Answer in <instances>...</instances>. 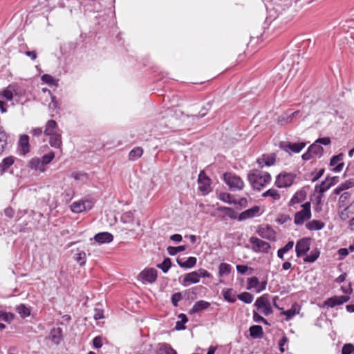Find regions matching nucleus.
I'll use <instances>...</instances> for the list:
<instances>
[{"label": "nucleus", "instance_id": "50", "mask_svg": "<svg viewBox=\"0 0 354 354\" xmlns=\"http://www.w3.org/2000/svg\"><path fill=\"white\" fill-rule=\"evenodd\" d=\"M41 80L50 86H57V81L51 75L45 74L41 76Z\"/></svg>", "mask_w": 354, "mask_h": 354}, {"label": "nucleus", "instance_id": "44", "mask_svg": "<svg viewBox=\"0 0 354 354\" xmlns=\"http://www.w3.org/2000/svg\"><path fill=\"white\" fill-rule=\"evenodd\" d=\"M171 266V259L168 257L165 258L161 263L157 265V268H160L164 273H167Z\"/></svg>", "mask_w": 354, "mask_h": 354}, {"label": "nucleus", "instance_id": "33", "mask_svg": "<svg viewBox=\"0 0 354 354\" xmlns=\"http://www.w3.org/2000/svg\"><path fill=\"white\" fill-rule=\"evenodd\" d=\"M15 162L13 156H8L3 159L0 163L1 174H3Z\"/></svg>", "mask_w": 354, "mask_h": 354}, {"label": "nucleus", "instance_id": "7", "mask_svg": "<svg viewBox=\"0 0 354 354\" xmlns=\"http://www.w3.org/2000/svg\"><path fill=\"white\" fill-rule=\"evenodd\" d=\"M94 203L91 200H80L73 202L71 205V209L75 213H81L89 210L93 207Z\"/></svg>", "mask_w": 354, "mask_h": 354}, {"label": "nucleus", "instance_id": "9", "mask_svg": "<svg viewBox=\"0 0 354 354\" xmlns=\"http://www.w3.org/2000/svg\"><path fill=\"white\" fill-rule=\"evenodd\" d=\"M310 238L304 237L299 239L295 246V252L297 257H303L310 250Z\"/></svg>", "mask_w": 354, "mask_h": 354}, {"label": "nucleus", "instance_id": "49", "mask_svg": "<svg viewBox=\"0 0 354 354\" xmlns=\"http://www.w3.org/2000/svg\"><path fill=\"white\" fill-rule=\"evenodd\" d=\"M186 245H180L177 247L169 246L167 248V252L171 256H174L178 252L185 250Z\"/></svg>", "mask_w": 354, "mask_h": 354}, {"label": "nucleus", "instance_id": "46", "mask_svg": "<svg viewBox=\"0 0 354 354\" xmlns=\"http://www.w3.org/2000/svg\"><path fill=\"white\" fill-rule=\"evenodd\" d=\"M16 310L23 318L27 317L30 315V309L28 307H26L24 304H20L17 306L16 308Z\"/></svg>", "mask_w": 354, "mask_h": 354}, {"label": "nucleus", "instance_id": "39", "mask_svg": "<svg viewBox=\"0 0 354 354\" xmlns=\"http://www.w3.org/2000/svg\"><path fill=\"white\" fill-rule=\"evenodd\" d=\"M297 313H299V306L295 304L292 306L290 309L283 311L281 314L286 316V319L288 321Z\"/></svg>", "mask_w": 354, "mask_h": 354}, {"label": "nucleus", "instance_id": "22", "mask_svg": "<svg viewBox=\"0 0 354 354\" xmlns=\"http://www.w3.org/2000/svg\"><path fill=\"white\" fill-rule=\"evenodd\" d=\"M200 279L198 275V272L194 271L187 273L185 275L183 285L187 286L190 283H196L199 282Z\"/></svg>", "mask_w": 354, "mask_h": 354}, {"label": "nucleus", "instance_id": "63", "mask_svg": "<svg viewBox=\"0 0 354 354\" xmlns=\"http://www.w3.org/2000/svg\"><path fill=\"white\" fill-rule=\"evenodd\" d=\"M93 345L96 348H100L102 346V337L100 336L95 337L93 339Z\"/></svg>", "mask_w": 354, "mask_h": 354}, {"label": "nucleus", "instance_id": "51", "mask_svg": "<svg viewBox=\"0 0 354 354\" xmlns=\"http://www.w3.org/2000/svg\"><path fill=\"white\" fill-rule=\"evenodd\" d=\"M219 199L229 204L235 203V199H232V195L229 193H221L219 194Z\"/></svg>", "mask_w": 354, "mask_h": 354}, {"label": "nucleus", "instance_id": "11", "mask_svg": "<svg viewBox=\"0 0 354 354\" xmlns=\"http://www.w3.org/2000/svg\"><path fill=\"white\" fill-rule=\"evenodd\" d=\"M350 297L348 295L333 296L327 299L324 302V306L333 308L337 305H342L349 301Z\"/></svg>", "mask_w": 354, "mask_h": 354}, {"label": "nucleus", "instance_id": "36", "mask_svg": "<svg viewBox=\"0 0 354 354\" xmlns=\"http://www.w3.org/2000/svg\"><path fill=\"white\" fill-rule=\"evenodd\" d=\"M222 293L225 300L227 301L228 302L234 303L236 301V296L233 289H223Z\"/></svg>", "mask_w": 354, "mask_h": 354}, {"label": "nucleus", "instance_id": "35", "mask_svg": "<svg viewBox=\"0 0 354 354\" xmlns=\"http://www.w3.org/2000/svg\"><path fill=\"white\" fill-rule=\"evenodd\" d=\"M308 149H310V151L312 152L314 156L319 158L323 154V147L315 142L313 143L311 145H310Z\"/></svg>", "mask_w": 354, "mask_h": 354}, {"label": "nucleus", "instance_id": "34", "mask_svg": "<svg viewBox=\"0 0 354 354\" xmlns=\"http://www.w3.org/2000/svg\"><path fill=\"white\" fill-rule=\"evenodd\" d=\"M49 143L51 147L55 148H59L62 145L61 134L58 132L53 134V136H48Z\"/></svg>", "mask_w": 354, "mask_h": 354}, {"label": "nucleus", "instance_id": "58", "mask_svg": "<svg viewBox=\"0 0 354 354\" xmlns=\"http://www.w3.org/2000/svg\"><path fill=\"white\" fill-rule=\"evenodd\" d=\"M182 299V295L180 292H176L172 295L171 300L172 304L176 307L178 305V302Z\"/></svg>", "mask_w": 354, "mask_h": 354}, {"label": "nucleus", "instance_id": "60", "mask_svg": "<svg viewBox=\"0 0 354 354\" xmlns=\"http://www.w3.org/2000/svg\"><path fill=\"white\" fill-rule=\"evenodd\" d=\"M248 200L245 198H241L239 200L235 199V203H233V205L239 206L240 208H245L248 206Z\"/></svg>", "mask_w": 354, "mask_h": 354}, {"label": "nucleus", "instance_id": "57", "mask_svg": "<svg viewBox=\"0 0 354 354\" xmlns=\"http://www.w3.org/2000/svg\"><path fill=\"white\" fill-rule=\"evenodd\" d=\"M354 352V345L352 344H346L342 349V354H353Z\"/></svg>", "mask_w": 354, "mask_h": 354}, {"label": "nucleus", "instance_id": "27", "mask_svg": "<svg viewBox=\"0 0 354 354\" xmlns=\"http://www.w3.org/2000/svg\"><path fill=\"white\" fill-rule=\"evenodd\" d=\"M339 216L342 220H346L354 216V201L342 210Z\"/></svg>", "mask_w": 354, "mask_h": 354}, {"label": "nucleus", "instance_id": "25", "mask_svg": "<svg viewBox=\"0 0 354 354\" xmlns=\"http://www.w3.org/2000/svg\"><path fill=\"white\" fill-rule=\"evenodd\" d=\"M178 265L183 268H192L194 267L196 264L197 259L196 257H190L187 261H183L180 259H177L176 260Z\"/></svg>", "mask_w": 354, "mask_h": 354}, {"label": "nucleus", "instance_id": "16", "mask_svg": "<svg viewBox=\"0 0 354 354\" xmlns=\"http://www.w3.org/2000/svg\"><path fill=\"white\" fill-rule=\"evenodd\" d=\"M260 207L255 205L252 208H250L241 214L237 216V220L243 221L246 219L252 218L259 215Z\"/></svg>", "mask_w": 354, "mask_h": 354}, {"label": "nucleus", "instance_id": "23", "mask_svg": "<svg viewBox=\"0 0 354 354\" xmlns=\"http://www.w3.org/2000/svg\"><path fill=\"white\" fill-rule=\"evenodd\" d=\"M50 339L55 344H59L62 340V329L61 328H53L50 332Z\"/></svg>", "mask_w": 354, "mask_h": 354}, {"label": "nucleus", "instance_id": "61", "mask_svg": "<svg viewBox=\"0 0 354 354\" xmlns=\"http://www.w3.org/2000/svg\"><path fill=\"white\" fill-rule=\"evenodd\" d=\"M50 97H51V102L49 104V109L54 111L57 110L59 108L58 102L56 100V97L55 96L52 95L50 94Z\"/></svg>", "mask_w": 354, "mask_h": 354}, {"label": "nucleus", "instance_id": "21", "mask_svg": "<svg viewBox=\"0 0 354 354\" xmlns=\"http://www.w3.org/2000/svg\"><path fill=\"white\" fill-rule=\"evenodd\" d=\"M59 132L57 122L53 120H48L46 124L44 133L46 136H53V134Z\"/></svg>", "mask_w": 354, "mask_h": 354}, {"label": "nucleus", "instance_id": "37", "mask_svg": "<svg viewBox=\"0 0 354 354\" xmlns=\"http://www.w3.org/2000/svg\"><path fill=\"white\" fill-rule=\"evenodd\" d=\"M232 270V266L226 263H221L218 266L219 277H223L230 274Z\"/></svg>", "mask_w": 354, "mask_h": 354}, {"label": "nucleus", "instance_id": "29", "mask_svg": "<svg viewBox=\"0 0 354 354\" xmlns=\"http://www.w3.org/2000/svg\"><path fill=\"white\" fill-rule=\"evenodd\" d=\"M250 335L252 338H261L263 335V328L259 325H253L249 328Z\"/></svg>", "mask_w": 354, "mask_h": 354}, {"label": "nucleus", "instance_id": "56", "mask_svg": "<svg viewBox=\"0 0 354 354\" xmlns=\"http://www.w3.org/2000/svg\"><path fill=\"white\" fill-rule=\"evenodd\" d=\"M323 194H319L316 197L315 211L317 212H319L322 210Z\"/></svg>", "mask_w": 354, "mask_h": 354}, {"label": "nucleus", "instance_id": "64", "mask_svg": "<svg viewBox=\"0 0 354 354\" xmlns=\"http://www.w3.org/2000/svg\"><path fill=\"white\" fill-rule=\"evenodd\" d=\"M103 313H104L103 310L99 309V308H95L94 315H93L94 319L95 320L102 319L104 317Z\"/></svg>", "mask_w": 354, "mask_h": 354}, {"label": "nucleus", "instance_id": "20", "mask_svg": "<svg viewBox=\"0 0 354 354\" xmlns=\"http://www.w3.org/2000/svg\"><path fill=\"white\" fill-rule=\"evenodd\" d=\"M94 240L100 244L109 243L113 241V236L107 232H100L95 235Z\"/></svg>", "mask_w": 354, "mask_h": 354}, {"label": "nucleus", "instance_id": "55", "mask_svg": "<svg viewBox=\"0 0 354 354\" xmlns=\"http://www.w3.org/2000/svg\"><path fill=\"white\" fill-rule=\"evenodd\" d=\"M259 281L257 277H252L248 279V289H251L253 288H257L259 285Z\"/></svg>", "mask_w": 354, "mask_h": 354}, {"label": "nucleus", "instance_id": "32", "mask_svg": "<svg viewBox=\"0 0 354 354\" xmlns=\"http://www.w3.org/2000/svg\"><path fill=\"white\" fill-rule=\"evenodd\" d=\"M268 297V295L265 294L261 296L260 297L257 298L254 303V306L259 310L263 309V307L268 306V304L270 303Z\"/></svg>", "mask_w": 354, "mask_h": 354}, {"label": "nucleus", "instance_id": "2", "mask_svg": "<svg viewBox=\"0 0 354 354\" xmlns=\"http://www.w3.org/2000/svg\"><path fill=\"white\" fill-rule=\"evenodd\" d=\"M302 209L296 212L295 214L294 223L296 225H301L305 221L311 218V204L310 202H306L301 205Z\"/></svg>", "mask_w": 354, "mask_h": 354}, {"label": "nucleus", "instance_id": "4", "mask_svg": "<svg viewBox=\"0 0 354 354\" xmlns=\"http://www.w3.org/2000/svg\"><path fill=\"white\" fill-rule=\"evenodd\" d=\"M24 92L17 84H10L0 93V96L7 101H12L15 97H20Z\"/></svg>", "mask_w": 354, "mask_h": 354}, {"label": "nucleus", "instance_id": "24", "mask_svg": "<svg viewBox=\"0 0 354 354\" xmlns=\"http://www.w3.org/2000/svg\"><path fill=\"white\" fill-rule=\"evenodd\" d=\"M210 306V304L204 300L196 301L192 308L189 310V314H195L202 310L207 309Z\"/></svg>", "mask_w": 354, "mask_h": 354}, {"label": "nucleus", "instance_id": "1", "mask_svg": "<svg viewBox=\"0 0 354 354\" xmlns=\"http://www.w3.org/2000/svg\"><path fill=\"white\" fill-rule=\"evenodd\" d=\"M248 180L254 189L260 191L271 181V176L267 171L254 169L248 174Z\"/></svg>", "mask_w": 354, "mask_h": 354}, {"label": "nucleus", "instance_id": "26", "mask_svg": "<svg viewBox=\"0 0 354 354\" xmlns=\"http://www.w3.org/2000/svg\"><path fill=\"white\" fill-rule=\"evenodd\" d=\"M19 147L23 154L29 152V138L27 135H22L19 140Z\"/></svg>", "mask_w": 354, "mask_h": 354}, {"label": "nucleus", "instance_id": "13", "mask_svg": "<svg viewBox=\"0 0 354 354\" xmlns=\"http://www.w3.org/2000/svg\"><path fill=\"white\" fill-rule=\"evenodd\" d=\"M306 192L304 189H299L297 192H296L295 194L292 196L288 205L289 207H292L295 209H297V205L303 203L306 200Z\"/></svg>", "mask_w": 354, "mask_h": 354}, {"label": "nucleus", "instance_id": "18", "mask_svg": "<svg viewBox=\"0 0 354 354\" xmlns=\"http://www.w3.org/2000/svg\"><path fill=\"white\" fill-rule=\"evenodd\" d=\"M300 111L297 110L291 114L283 113L277 118V122L279 125L283 126L293 122V120L299 113Z\"/></svg>", "mask_w": 354, "mask_h": 354}, {"label": "nucleus", "instance_id": "14", "mask_svg": "<svg viewBox=\"0 0 354 354\" xmlns=\"http://www.w3.org/2000/svg\"><path fill=\"white\" fill-rule=\"evenodd\" d=\"M337 179L338 177L336 176L326 178L324 181L321 183V184L315 185V191L318 192V194H324L337 183Z\"/></svg>", "mask_w": 354, "mask_h": 354}, {"label": "nucleus", "instance_id": "54", "mask_svg": "<svg viewBox=\"0 0 354 354\" xmlns=\"http://www.w3.org/2000/svg\"><path fill=\"white\" fill-rule=\"evenodd\" d=\"M54 158L55 153L53 151H50L47 154L44 155L41 159L42 160L44 165L45 166L46 165L50 163Z\"/></svg>", "mask_w": 354, "mask_h": 354}, {"label": "nucleus", "instance_id": "30", "mask_svg": "<svg viewBox=\"0 0 354 354\" xmlns=\"http://www.w3.org/2000/svg\"><path fill=\"white\" fill-rule=\"evenodd\" d=\"M324 225V223L321 221L312 220L306 224V227L308 230L315 231L323 229Z\"/></svg>", "mask_w": 354, "mask_h": 354}, {"label": "nucleus", "instance_id": "31", "mask_svg": "<svg viewBox=\"0 0 354 354\" xmlns=\"http://www.w3.org/2000/svg\"><path fill=\"white\" fill-rule=\"evenodd\" d=\"M30 167L31 169L44 172L45 171L44 165L41 158H35L30 161Z\"/></svg>", "mask_w": 354, "mask_h": 354}, {"label": "nucleus", "instance_id": "17", "mask_svg": "<svg viewBox=\"0 0 354 354\" xmlns=\"http://www.w3.org/2000/svg\"><path fill=\"white\" fill-rule=\"evenodd\" d=\"M276 161V155L274 153L263 154L257 160V162L261 168L264 166H272Z\"/></svg>", "mask_w": 354, "mask_h": 354}, {"label": "nucleus", "instance_id": "62", "mask_svg": "<svg viewBox=\"0 0 354 354\" xmlns=\"http://www.w3.org/2000/svg\"><path fill=\"white\" fill-rule=\"evenodd\" d=\"M288 339L286 335H283L281 339L279 342V351L281 353L285 351L284 345L288 342Z\"/></svg>", "mask_w": 354, "mask_h": 354}, {"label": "nucleus", "instance_id": "38", "mask_svg": "<svg viewBox=\"0 0 354 354\" xmlns=\"http://www.w3.org/2000/svg\"><path fill=\"white\" fill-rule=\"evenodd\" d=\"M319 250L317 248H315L310 252L309 255H307L304 258V261L305 263H313L319 258Z\"/></svg>", "mask_w": 354, "mask_h": 354}, {"label": "nucleus", "instance_id": "10", "mask_svg": "<svg viewBox=\"0 0 354 354\" xmlns=\"http://www.w3.org/2000/svg\"><path fill=\"white\" fill-rule=\"evenodd\" d=\"M306 146L305 142L292 143L290 142H281L279 147L288 153H299Z\"/></svg>", "mask_w": 354, "mask_h": 354}, {"label": "nucleus", "instance_id": "52", "mask_svg": "<svg viewBox=\"0 0 354 354\" xmlns=\"http://www.w3.org/2000/svg\"><path fill=\"white\" fill-rule=\"evenodd\" d=\"M75 260L80 264V266H84L86 263V256L84 252H81L75 255Z\"/></svg>", "mask_w": 354, "mask_h": 354}, {"label": "nucleus", "instance_id": "42", "mask_svg": "<svg viewBox=\"0 0 354 354\" xmlns=\"http://www.w3.org/2000/svg\"><path fill=\"white\" fill-rule=\"evenodd\" d=\"M178 318L180 319V321H178L176 322L175 328L177 330H181L185 329V326L184 324L188 322V319H187L186 315H185L183 313H180L178 315Z\"/></svg>", "mask_w": 354, "mask_h": 354}, {"label": "nucleus", "instance_id": "59", "mask_svg": "<svg viewBox=\"0 0 354 354\" xmlns=\"http://www.w3.org/2000/svg\"><path fill=\"white\" fill-rule=\"evenodd\" d=\"M71 176L77 180H83L86 178V174L82 171H74L72 173Z\"/></svg>", "mask_w": 354, "mask_h": 354}, {"label": "nucleus", "instance_id": "8", "mask_svg": "<svg viewBox=\"0 0 354 354\" xmlns=\"http://www.w3.org/2000/svg\"><path fill=\"white\" fill-rule=\"evenodd\" d=\"M295 176L290 173L279 174L275 180V185L279 188L288 187L292 185Z\"/></svg>", "mask_w": 354, "mask_h": 354}, {"label": "nucleus", "instance_id": "47", "mask_svg": "<svg viewBox=\"0 0 354 354\" xmlns=\"http://www.w3.org/2000/svg\"><path fill=\"white\" fill-rule=\"evenodd\" d=\"M8 136L6 133L0 128V154L4 151L7 145Z\"/></svg>", "mask_w": 354, "mask_h": 354}, {"label": "nucleus", "instance_id": "41", "mask_svg": "<svg viewBox=\"0 0 354 354\" xmlns=\"http://www.w3.org/2000/svg\"><path fill=\"white\" fill-rule=\"evenodd\" d=\"M236 297L245 304H251L254 299V296L248 292L239 294Z\"/></svg>", "mask_w": 354, "mask_h": 354}, {"label": "nucleus", "instance_id": "3", "mask_svg": "<svg viewBox=\"0 0 354 354\" xmlns=\"http://www.w3.org/2000/svg\"><path fill=\"white\" fill-rule=\"evenodd\" d=\"M223 180L230 190H242L244 187V182L235 174L230 172L224 174Z\"/></svg>", "mask_w": 354, "mask_h": 354}, {"label": "nucleus", "instance_id": "15", "mask_svg": "<svg viewBox=\"0 0 354 354\" xmlns=\"http://www.w3.org/2000/svg\"><path fill=\"white\" fill-rule=\"evenodd\" d=\"M257 232L263 239L269 241H274L276 239L275 232L269 225H266V227L260 226Z\"/></svg>", "mask_w": 354, "mask_h": 354}, {"label": "nucleus", "instance_id": "45", "mask_svg": "<svg viewBox=\"0 0 354 354\" xmlns=\"http://www.w3.org/2000/svg\"><path fill=\"white\" fill-rule=\"evenodd\" d=\"M159 353L165 354H177L176 351L169 344L166 343L160 344Z\"/></svg>", "mask_w": 354, "mask_h": 354}, {"label": "nucleus", "instance_id": "12", "mask_svg": "<svg viewBox=\"0 0 354 354\" xmlns=\"http://www.w3.org/2000/svg\"><path fill=\"white\" fill-rule=\"evenodd\" d=\"M198 183L199 185V189L204 194H207L211 191L210 179L205 175L204 171L200 172Z\"/></svg>", "mask_w": 354, "mask_h": 354}, {"label": "nucleus", "instance_id": "48", "mask_svg": "<svg viewBox=\"0 0 354 354\" xmlns=\"http://www.w3.org/2000/svg\"><path fill=\"white\" fill-rule=\"evenodd\" d=\"M353 185V183L351 182H346L342 183L333 190V194L335 195H339L342 192L351 187Z\"/></svg>", "mask_w": 354, "mask_h": 354}, {"label": "nucleus", "instance_id": "43", "mask_svg": "<svg viewBox=\"0 0 354 354\" xmlns=\"http://www.w3.org/2000/svg\"><path fill=\"white\" fill-rule=\"evenodd\" d=\"M217 211L225 212L232 219H237L235 211L231 207L221 206L217 208Z\"/></svg>", "mask_w": 354, "mask_h": 354}, {"label": "nucleus", "instance_id": "28", "mask_svg": "<svg viewBox=\"0 0 354 354\" xmlns=\"http://www.w3.org/2000/svg\"><path fill=\"white\" fill-rule=\"evenodd\" d=\"M351 194L348 192H345L343 194H342L339 196V201H338V205L339 209H342V210L348 205V203L350 201Z\"/></svg>", "mask_w": 354, "mask_h": 354}, {"label": "nucleus", "instance_id": "40", "mask_svg": "<svg viewBox=\"0 0 354 354\" xmlns=\"http://www.w3.org/2000/svg\"><path fill=\"white\" fill-rule=\"evenodd\" d=\"M262 196L264 198L271 197L274 201H278L281 198V195L279 192L275 189H269L262 194Z\"/></svg>", "mask_w": 354, "mask_h": 354}, {"label": "nucleus", "instance_id": "6", "mask_svg": "<svg viewBox=\"0 0 354 354\" xmlns=\"http://www.w3.org/2000/svg\"><path fill=\"white\" fill-rule=\"evenodd\" d=\"M158 277V271L155 268H147L143 270L138 276V279L142 283H153Z\"/></svg>", "mask_w": 354, "mask_h": 354}, {"label": "nucleus", "instance_id": "5", "mask_svg": "<svg viewBox=\"0 0 354 354\" xmlns=\"http://www.w3.org/2000/svg\"><path fill=\"white\" fill-rule=\"evenodd\" d=\"M250 243L252 245V250L257 253H268L271 246L270 244L256 236H252L250 239Z\"/></svg>", "mask_w": 354, "mask_h": 354}, {"label": "nucleus", "instance_id": "19", "mask_svg": "<svg viewBox=\"0 0 354 354\" xmlns=\"http://www.w3.org/2000/svg\"><path fill=\"white\" fill-rule=\"evenodd\" d=\"M344 158L343 153H339L338 155L334 156L331 158L330 165L335 167L333 169V171L335 172H339L342 170L344 167V162H342V160Z\"/></svg>", "mask_w": 354, "mask_h": 354}, {"label": "nucleus", "instance_id": "53", "mask_svg": "<svg viewBox=\"0 0 354 354\" xmlns=\"http://www.w3.org/2000/svg\"><path fill=\"white\" fill-rule=\"evenodd\" d=\"M121 221L124 223H131L133 222V213L131 211L124 212L121 216Z\"/></svg>", "mask_w": 354, "mask_h": 354}]
</instances>
